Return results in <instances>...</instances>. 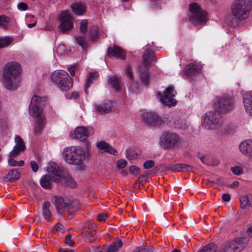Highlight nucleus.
<instances>
[{
  "label": "nucleus",
  "instance_id": "nucleus-1",
  "mask_svg": "<svg viewBox=\"0 0 252 252\" xmlns=\"http://www.w3.org/2000/svg\"><path fill=\"white\" fill-rule=\"evenodd\" d=\"M20 70L17 63L12 62L6 65L3 75V83L7 89L15 90L18 88L20 82Z\"/></svg>",
  "mask_w": 252,
  "mask_h": 252
},
{
  "label": "nucleus",
  "instance_id": "nucleus-2",
  "mask_svg": "<svg viewBox=\"0 0 252 252\" xmlns=\"http://www.w3.org/2000/svg\"><path fill=\"white\" fill-rule=\"evenodd\" d=\"M63 157L68 164L82 165L86 158L85 151L79 146H71L64 149Z\"/></svg>",
  "mask_w": 252,
  "mask_h": 252
},
{
  "label": "nucleus",
  "instance_id": "nucleus-3",
  "mask_svg": "<svg viewBox=\"0 0 252 252\" xmlns=\"http://www.w3.org/2000/svg\"><path fill=\"white\" fill-rule=\"evenodd\" d=\"M182 143V137L174 132L164 131L159 138V145L165 150L178 149Z\"/></svg>",
  "mask_w": 252,
  "mask_h": 252
},
{
  "label": "nucleus",
  "instance_id": "nucleus-4",
  "mask_svg": "<svg viewBox=\"0 0 252 252\" xmlns=\"http://www.w3.org/2000/svg\"><path fill=\"white\" fill-rule=\"evenodd\" d=\"M252 4V0H236L231 8L234 20H246L249 17Z\"/></svg>",
  "mask_w": 252,
  "mask_h": 252
},
{
  "label": "nucleus",
  "instance_id": "nucleus-5",
  "mask_svg": "<svg viewBox=\"0 0 252 252\" xmlns=\"http://www.w3.org/2000/svg\"><path fill=\"white\" fill-rule=\"evenodd\" d=\"M51 79L62 91H67L72 87L73 79L64 70H56L52 72Z\"/></svg>",
  "mask_w": 252,
  "mask_h": 252
},
{
  "label": "nucleus",
  "instance_id": "nucleus-6",
  "mask_svg": "<svg viewBox=\"0 0 252 252\" xmlns=\"http://www.w3.org/2000/svg\"><path fill=\"white\" fill-rule=\"evenodd\" d=\"M221 124V115L216 110L207 112L201 117V125L207 129H217Z\"/></svg>",
  "mask_w": 252,
  "mask_h": 252
},
{
  "label": "nucleus",
  "instance_id": "nucleus-7",
  "mask_svg": "<svg viewBox=\"0 0 252 252\" xmlns=\"http://www.w3.org/2000/svg\"><path fill=\"white\" fill-rule=\"evenodd\" d=\"M47 103V97L34 95L32 98L29 107L30 115L35 117L36 119L44 118L43 109Z\"/></svg>",
  "mask_w": 252,
  "mask_h": 252
},
{
  "label": "nucleus",
  "instance_id": "nucleus-8",
  "mask_svg": "<svg viewBox=\"0 0 252 252\" xmlns=\"http://www.w3.org/2000/svg\"><path fill=\"white\" fill-rule=\"evenodd\" d=\"M246 246V239L238 237L232 241H228L224 243L220 246L219 252H240Z\"/></svg>",
  "mask_w": 252,
  "mask_h": 252
},
{
  "label": "nucleus",
  "instance_id": "nucleus-9",
  "mask_svg": "<svg viewBox=\"0 0 252 252\" xmlns=\"http://www.w3.org/2000/svg\"><path fill=\"white\" fill-rule=\"evenodd\" d=\"M153 55V52L150 49H146L143 54V66L140 68L139 76L141 83L144 85H147L149 83V74L148 66L150 64Z\"/></svg>",
  "mask_w": 252,
  "mask_h": 252
},
{
  "label": "nucleus",
  "instance_id": "nucleus-10",
  "mask_svg": "<svg viewBox=\"0 0 252 252\" xmlns=\"http://www.w3.org/2000/svg\"><path fill=\"white\" fill-rule=\"evenodd\" d=\"M235 101L229 95H222L217 98L216 107L217 111L220 113H227L232 111L235 107Z\"/></svg>",
  "mask_w": 252,
  "mask_h": 252
},
{
  "label": "nucleus",
  "instance_id": "nucleus-11",
  "mask_svg": "<svg viewBox=\"0 0 252 252\" xmlns=\"http://www.w3.org/2000/svg\"><path fill=\"white\" fill-rule=\"evenodd\" d=\"M189 10L192 14L189 20L193 24L200 25L205 22L206 13L201 9L198 4L196 3L190 4Z\"/></svg>",
  "mask_w": 252,
  "mask_h": 252
},
{
  "label": "nucleus",
  "instance_id": "nucleus-12",
  "mask_svg": "<svg viewBox=\"0 0 252 252\" xmlns=\"http://www.w3.org/2000/svg\"><path fill=\"white\" fill-rule=\"evenodd\" d=\"M176 94V91L171 87H167L163 92V95L159 97V101L165 106L169 107L175 106L177 102L173 97Z\"/></svg>",
  "mask_w": 252,
  "mask_h": 252
},
{
  "label": "nucleus",
  "instance_id": "nucleus-13",
  "mask_svg": "<svg viewBox=\"0 0 252 252\" xmlns=\"http://www.w3.org/2000/svg\"><path fill=\"white\" fill-rule=\"evenodd\" d=\"M81 236L87 242H92L96 236L95 227L89 223H85L82 225Z\"/></svg>",
  "mask_w": 252,
  "mask_h": 252
},
{
  "label": "nucleus",
  "instance_id": "nucleus-14",
  "mask_svg": "<svg viewBox=\"0 0 252 252\" xmlns=\"http://www.w3.org/2000/svg\"><path fill=\"white\" fill-rule=\"evenodd\" d=\"M73 24L71 16L67 11H63L60 15V23L58 28L62 33H64L72 28Z\"/></svg>",
  "mask_w": 252,
  "mask_h": 252
},
{
  "label": "nucleus",
  "instance_id": "nucleus-15",
  "mask_svg": "<svg viewBox=\"0 0 252 252\" xmlns=\"http://www.w3.org/2000/svg\"><path fill=\"white\" fill-rule=\"evenodd\" d=\"M164 123L172 128L185 129L189 126L188 121L185 119H177L173 117H168L164 121Z\"/></svg>",
  "mask_w": 252,
  "mask_h": 252
},
{
  "label": "nucleus",
  "instance_id": "nucleus-16",
  "mask_svg": "<svg viewBox=\"0 0 252 252\" xmlns=\"http://www.w3.org/2000/svg\"><path fill=\"white\" fill-rule=\"evenodd\" d=\"M143 121L150 126H157L162 123L161 117L152 112H145L142 114Z\"/></svg>",
  "mask_w": 252,
  "mask_h": 252
},
{
  "label": "nucleus",
  "instance_id": "nucleus-17",
  "mask_svg": "<svg viewBox=\"0 0 252 252\" xmlns=\"http://www.w3.org/2000/svg\"><path fill=\"white\" fill-rule=\"evenodd\" d=\"M47 171L50 173L53 181L55 183H60L63 180L62 172L59 166L55 162L49 163L47 167Z\"/></svg>",
  "mask_w": 252,
  "mask_h": 252
},
{
  "label": "nucleus",
  "instance_id": "nucleus-18",
  "mask_svg": "<svg viewBox=\"0 0 252 252\" xmlns=\"http://www.w3.org/2000/svg\"><path fill=\"white\" fill-rule=\"evenodd\" d=\"M94 133L93 128L90 127L87 129L84 126L77 127L74 130V138L81 141H86L90 134Z\"/></svg>",
  "mask_w": 252,
  "mask_h": 252
},
{
  "label": "nucleus",
  "instance_id": "nucleus-19",
  "mask_svg": "<svg viewBox=\"0 0 252 252\" xmlns=\"http://www.w3.org/2000/svg\"><path fill=\"white\" fill-rule=\"evenodd\" d=\"M52 202L59 214L62 215L66 212L67 202L63 197L56 195L52 198Z\"/></svg>",
  "mask_w": 252,
  "mask_h": 252
},
{
  "label": "nucleus",
  "instance_id": "nucleus-20",
  "mask_svg": "<svg viewBox=\"0 0 252 252\" xmlns=\"http://www.w3.org/2000/svg\"><path fill=\"white\" fill-rule=\"evenodd\" d=\"M107 55L109 58H115L123 60L126 59L125 52L118 46L109 47L107 49Z\"/></svg>",
  "mask_w": 252,
  "mask_h": 252
},
{
  "label": "nucleus",
  "instance_id": "nucleus-21",
  "mask_svg": "<svg viewBox=\"0 0 252 252\" xmlns=\"http://www.w3.org/2000/svg\"><path fill=\"white\" fill-rule=\"evenodd\" d=\"M201 67L202 66L200 63L195 62L187 64L185 67L184 71L187 76L191 77L198 73L200 71Z\"/></svg>",
  "mask_w": 252,
  "mask_h": 252
},
{
  "label": "nucleus",
  "instance_id": "nucleus-22",
  "mask_svg": "<svg viewBox=\"0 0 252 252\" xmlns=\"http://www.w3.org/2000/svg\"><path fill=\"white\" fill-rule=\"evenodd\" d=\"M243 100L246 112L252 116V94L246 92L243 95Z\"/></svg>",
  "mask_w": 252,
  "mask_h": 252
},
{
  "label": "nucleus",
  "instance_id": "nucleus-23",
  "mask_svg": "<svg viewBox=\"0 0 252 252\" xmlns=\"http://www.w3.org/2000/svg\"><path fill=\"white\" fill-rule=\"evenodd\" d=\"M252 140L248 139L242 142L239 145V150L241 152L247 157H250L252 153Z\"/></svg>",
  "mask_w": 252,
  "mask_h": 252
},
{
  "label": "nucleus",
  "instance_id": "nucleus-24",
  "mask_svg": "<svg viewBox=\"0 0 252 252\" xmlns=\"http://www.w3.org/2000/svg\"><path fill=\"white\" fill-rule=\"evenodd\" d=\"M112 106V101L107 100L103 103L99 104L95 106L96 110L99 114L108 113L111 111Z\"/></svg>",
  "mask_w": 252,
  "mask_h": 252
},
{
  "label": "nucleus",
  "instance_id": "nucleus-25",
  "mask_svg": "<svg viewBox=\"0 0 252 252\" xmlns=\"http://www.w3.org/2000/svg\"><path fill=\"white\" fill-rule=\"evenodd\" d=\"M96 146L99 150H103L110 154L115 156L118 155L117 151L104 141H101L97 143Z\"/></svg>",
  "mask_w": 252,
  "mask_h": 252
},
{
  "label": "nucleus",
  "instance_id": "nucleus-26",
  "mask_svg": "<svg viewBox=\"0 0 252 252\" xmlns=\"http://www.w3.org/2000/svg\"><path fill=\"white\" fill-rule=\"evenodd\" d=\"M51 204L49 201H45L43 203L42 207V214L44 219L50 220L52 217V212L50 209Z\"/></svg>",
  "mask_w": 252,
  "mask_h": 252
},
{
  "label": "nucleus",
  "instance_id": "nucleus-27",
  "mask_svg": "<svg viewBox=\"0 0 252 252\" xmlns=\"http://www.w3.org/2000/svg\"><path fill=\"white\" fill-rule=\"evenodd\" d=\"M79 205V202L77 200H74L69 201L68 203L67 202V206L66 207V212L69 214L73 215L75 212L77 211Z\"/></svg>",
  "mask_w": 252,
  "mask_h": 252
},
{
  "label": "nucleus",
  "instance_id": "nucleus-28",
  "mask_svg": "<svg viewBox=\"0 0 252 252\" xmlns=\"http://www.w3.org/2000/svg\"><path fill=\"white\" fill-rule=\"evenodd\" d=\"M170 170L172 172L191 171L192 170V167L189 164L181 163L172 166Z\"/></svg>",
  "mask_w": 252,
  "mask_h": 252
},
{
  "label": "nucleus",
  "instance_id": "nucleus-29",
  "mask_svg": "<svg viewBox=\"0 0 252 252\" xmlns=\"http://www.w3.org/2000/svg\"><path fill=\"white\" fill-rule=\"evenodd\" d=\"M44 124V118H40L35 120L33 130L35 135H37L41 133L42 130L43 129Z\"/></svg>",
  "mask_w": 252,
  "mask_h": 252
},
{
  "label": "nucleus",
  "instance_id": "nucleus-30",
  "mask_svg": "<svg viewBox=\"0 0 252 252\" xmlns=\"http://www.w3.org/2000/svg\"><path fill=\"white\" fill-rule=\"evenodd\" d=\"M97 76L98 74L97 72L90 73L88 74L84 85V91L86 94H88V89L91 84L93 83L94 80L96 79Z\"/></svg>",
  "mask_w": 252,
  "mask_h": 252
},
{
  "label": "nucleus",
  "instance_id": "nucleus-31",
  "mask_svg": "<svg viewBox=\"0 0 252 252\" xmlns=\"http://www.w3.org/2000/svg\"><path fill=\"white\" fill-rule=\"evenodd\" d=\"M53 181V178L50 175H45L41 179L40 185L43 188L48 189L51 188Z\"/></svg>",
  "mask_w": 252,
  "mask_h": 252
},
{
  "label": "nucleus",
  "instance_id": "nucleus-32",
  "mask_svg": "<svg viewBox=\"0 0 252 252\" xmlns=\"http://www.w3.org/2000/svg\"><path fill=\"white\" fill-rule=\"evenodd\" d=\"M20 177V174L18 172L17 169L11 170L7 174L5 179H7L9 182H13L18 180Z\"/></svg>",
  "mask_w": 252,
  "mask_h": 252
},
{
  "label": "nucleus",
  "instance_id": "nucleus-33",
  "mask_svg": "<svg viewBox=\"0 0 252 252\" xmlns=\"http://www.w3.org/2000/svg\"><path fill=\"white\" fill-rule=\"evenodd\" d=\"M241 207L242 208H245L247 206H252V196L244 195L240 197Z\"/></svg>",
  "mask_w": 252,
  "mask_h": 252
},
{
  "label": "nucleus",
  "instance_id": "nucleus-34",
  "mask_svg": "<svg viewBox=\"0 0 252 252\" xmlns=\"http://www.w3.org/2000/svg\"><path fill=\"white\" fill-rule=\"evenodd\" d=\"M122 246V241L121 240H117L109 246L107 249V252H117Z\"/></svg>",
  "mask_w": 252,
  "mask_h": 252
},
{
  "label": "nucleus",
  "instance_id": "nucleus-35",
  "mask_svg": "<svg viewBox=\"0 0 252 252\" xmlns=\"http://www.w3.org/2000/svg\"><path fill=\"white\" fill-rule=\"evenodd\" d=\"M25 145H15L13 150L10 152L9 157H16L21 152L24 151L25 149Z\"/></svg>",
  "mask_w": 252,
  "mask_h": 252
},
{
  "label": "nucleus",
  "instance_id": "nucleus-36",
  "mask_svg": "<svg viewBox=\"0 0 252 252\" xmlns=\"http://www.w3.org/2000/svg\"><path fill=\"white\" fill-rule=\"evenodd\" d=\"M73 12L77 15L83 14L85 12V7L82 4L77 3L71 6Z\"/></svg>",
  "mask_w": 252,
  "mask_h": 252
},
{
  "label": "nucleus",
  "instance_id": "nucleus-37",
  "mask_svg": "<svg viewBox=\"0 0 252 252\" xmlns=\"http://www.w3.org/2000/svg\"><path fill=\"white\" fill-rule=\"evenodd\" d=\"M120 80L119 78L116 76H112L109 79L108 83L115 90H118L120 88Z\"/></svg>",
  "mask_w": 252,
  "mask_h": 252
},
{
  "label": "nucleus",
  "instance_id": "nucleus-38",
  "mask_svg": "<svg viewBox=\"0 0 252 252\" xmlns=\"http://www.w3.org/2000/svg\"><path fill=\"white\" fill-rule=\"evenodd\" d=\"M217 250L218 247L217 245L213 243H211L205 246L197 252H216Z\"/></svg>",
  "mask_w": 252,
  "mask_h": 252
},
{
  "label": "nucleus",
  "instance_id": "nucleus-39",
  "mask_svg": "<svg viewBox=\"0 0 252 252\" xmlns=\"http://www.w3.org/2000/svg\"><path fill=\"white\" fill-rule=\"evenodd\" d=\"M152 246L142 245L136 247L132 252H153Z\"/></svg>",
  "mask_w": 252,
  "mask_h": 252
},
{
  "label": "nucleus",
  "instance_id": "nucleus-40",
  "mask_svg": "<svg viewBox=\"0 0 252 252\" xmlns=\"http://www.w3.org/2000/svg\"><path fill=\"white\" fill-rule=\"evenodd\" d=\"M126 156L129 160H133L137 158V154L134 150L129 148L126 151Z\"/></svg>",
  "mask_w": 252,
  "mask_h": 252
},
{
  "label": "nucleus",
  "instance_id": "nucleus-41",
  "mask_svg": "<svg viewBox=\"0 0 252 252\" xmlns=\"http://www.w3.org/2000/svg\"><path fill=\"white\" fill-rule=\"evenodd\" d=\"M64 178L66 186L71 188L75 187L76 183L70 176L67 175L64 177Z\"/></svg>",
  "mask_w": 252,
  "mask_h": 252
},
{
  "label": "nucleus",
  "instance_id": "nucleus-42",
  "mask_svg": "<svg viewBox=\"0 0 252 252\" xmlns=\"http://www.w3.org/2000/svg\"><path fill=\"white\" fill-rule=\"evenodd\" d=\"M9 19L4 15H0V28H6L9 23Z\"/></svg>",
  "mask_w": 252,
  "mask_h": 252
},
{
  "label": "nucleus",
  "instance_id": "nucleus-43",
  "mask_svg": "<svg viewBox=\"0 0 252 252\" xmlns=\"http://www.w3.org/2000/svg\"><path fill=\"white\" fill-rule=\"evenodd\" d=\"M12 42V40L8 37L0 38V48L7 46Z\"/></svg>",
  "mask_w": 252,
  "mask_h": 252
},
{
  "label": "nucleus",
  "instance_id": "nucleus-44",
  "mask_svg": "<svg viewBox=\"0 0 252 252\" xmlns=\"http://www.w3.org/2000/svg\"><path fill=\"white\" fill-rule=\"evenodd\" d=\"M231 171L233 174L239 176L242 174L244 170L242 167L239 166H235L231 168Z\"/></svg>",
  "mask_w": 252,
  "mask_h": 252
},
{
  "label": "nucleus",
  "instance_id": "nucleus-45",
  "mask_svg": "<svg viewBox=\"0 0 252 252\" xmlns=\"http://www.w3.org/2000/svg\"><path fill=\"white\" fill-rule=\"evenodd\" d=\"M125 72L129 79L131 81H132L133 80V74L131 67L129 65H126L125 69Z\"/></svg>",
  "mask_w": 252,
  "mask_h": 252
},
{
  "label": "nucleus",
  "instance_id": "nucleus-46",
  "mask_svg": "<svg viewBox=\"0 0 252 252\" xmlns=\"http://www.w3.org/2000/svg\"><path fill=\"white\" fill-rule=\"evenodd\" d=\"M88 21L86 20H82L80 24V31L82 33L85 34L87 31Z\"/></svg>",
  "mask_w": 252,
  "mask_h": 252
},
{
  "label": "nucleus",
  "instance_id": "nucleus-47",
  "mask_svg": "<svg viewBox=\"0 0 252 252\" xmlns=\"http://www.w3.org/2000/svg\"><path fill=\"white\" fill-rule=\"evenodd\" d=\"M155 163L153 160H148L144 162L143 167L145 169H149L154 166Z\"/></svg>",
  "mask_w": 252,
  "mask_h": 252
},
{
  "label": "nucleus",
  "instance_id": "nucleus-48",
  "mask_svg": "<svg viewBox=\"0 0 252 252\" xmlns=\"http://www.w3.org/2000/svg\"><path fill=\"white\" fill-rule=\"evenodd\" d=\"M129 170L130 173L134 175H136L139 173L140 169L136 166L132 165L129 167Z\"/></svg>",
  "mask_w": 252,
  "mask_h": 252
},
{
  "label": "nucleus",
  "instance_id": "nucleus-49",
  "mask_svg": "<svg viewBox=\"0 0 252 252\" xmlns=\"http://www.w3.org/2000/svg\"><path fill=\"white\" fill-rule=\"evenodd\" d=\"M127 165V161L125 159L119 160L117 162V166L120 169L124 168Z\"/></svg>",
  "mask_w": 252,
  "mask_h": 252
},
{
  "label": "nucleus",
  "instance_id": "nucleus-50",
  "mask_svg": "<svg viewBox=\"0 0 252 252\" xmlns=\"http://www.w3.org/2000/svg\"><path fill=\"white\" fill-rule=\"evenodd\" d=\"M76 40L77 42V43L80 45L82 49H84V45L85 42V39L84 37L82 36H77L76 37Z\"/></svg>",
  "mask_w": 252,
  "mask_h": 252
},
{
  "label": "nucleus",
  "instance_id": "nucleus-51",
  "mask_svg": "<svg viewBox=\"0 0 252 252\" xmlns=\"http://www.w3.org/2000/svg\"><path fill=\"white\" fill-rule=\"evenodd\" d=\"M17 8L20 10L25 11L27 10L28 5L25 2H21L18 4Z\"/></svg>",
  "mask_w": 252,
  "mask_h": 252
},
{
  "label": "nucleus",
  "instance_id": "nucleus-52",
  "mask_svg": "<svg viewBox=\"0 0 252 252\" xmlns=\"http://www.w3.org/2000/svg\"><path fill=\"white\" fill-rule=\"evenodd\" d=\"M71 237V235L70 234H68L67 235H66L65 239V243L70 247L73 246L74 244V242L72 240Z\"/></svg>",
  "mask_w": 252,
  "mask_h": 252
},
{
  "label": "nucleus",
  "instance_id": "nucleus-53",
  "mask_svg": "<svg viewBox=\"0 0 252 252\" xmlns=\"http://www.w3.org/2000/svg\"><path fill=\"white\" fill-rule=\"evenodd\" d=\"M30 166L34 172H36L38 169V165L35 161H31L30 162Z\"/></svg>",
  "mask_w": 252,
  "mask_h": 252
},
{
  "label": "nucleus",
  "instance_id": "nucleus-54",
  "mask_svg": "<svg viewBox=\"0 0 252 252\" xmlns=\"http://www.w3.org/2000/svg\"><path fill=\"white\" fill-rule=\"evenodd\" d=\"M15 142L16 143V145H25L23 139L19 135H16L15 137Z\"/></svg>",
  "mask_w": 252,
  "mask_h": 252
},
{
  "label": "nucleus",
  "instance_id": "nucleus-55",
  "mask_svg": "<svg viewBox=\"0 0 252 252\" xmlns=\"http://www.w3.org/2000/svg\"><path fill=\"white\" fill-rule=\"evenodd\" d=\"M76 68V65L73 64L72 66L68 67L67 70L70 73L71 76H73L75 73V69Z\"/></svg>",
  "mask_w": 252,
  "mask_h": 252
},
{
  "label": "nucleus",
  "instance_id": "nucleus-56",
  "mask_svg": "<svg viewBox=\"0 0 252 252\" xmlns=\"http://www.w3.org/2000/svg\"><path fill=\"white\" fill-rule=\"evenodd\" d=\"M107 216L105 214H100L97 215V220L100 221H104L107 218Z\"/></svg>",
  "mask_w": 252,
  "mask_h": 252
},
{
  "label": "nucleus",
  "instance_id": "nucleus-57",
  "mask_svg": "<svg viewBox=\"0 0 252 252\" xmlns=\"http://www.w3.org/2000/svg\"><path fill=\"white\" fill-rule=\"evenodd\" d=\"M55 229L56 231L63 232V226L62 224H59L58 223H57L55 225Z\"/></svg>",
  "mask_w": 252,
  "mask_h": 252
},
{
  "label": "nucleus",
  "instance_id": "nucleus-58",
  "mask_svg": "<svg viewBox=\"0 0 252 252\" xmlns=\"http://www.w3.org/2000/svg\"><path fill=\"white\" fill-rule=\"evenodd\" d=\"M8 163L9 165L10 166H16L18 165V162L12 158L8 160Z\"/></svg>",
  "mask_w": 252,
  "mask_h": 252
},
{
  "label": "nucleus",
  "instance_id": "nucleus-59",
  "mask_svg": "<svg viewBox=\"0 0 252 252\" xmlns=\"http://www.w3.org/2000/svg\"><path fill=\"white\" fill-rule=\"evenodd\" d=\"M222 199L224 201L228 202L230 200V196L228 193H224L222 195Z\"/></svg>",
  "mask_w": 252,
  "mask_h": 252
},
{
  "label": "nucleus",
  "instance_id": "nucleus-60",
  "mask_svg": "<svg viewBox=\"0 0 252 252\" xmlns=\"http://www.w3.org/2000/svg\"><path fill=\"white\" fill-rule=\"evenodd\" d=\"M89 34L90 35V36L92 37L93 39H94L96 37L97 34V32L95 29L93 31H90L89 32Z\"/></svg>",
  "mask_w": 252,
  "mask_h": 252
},
{
  "label": "nucleus",
  "instance_id": "nucleus-61",
  "mask_svg": "<svg viewBox=\"0 0 252 252\" xmlns=\"http://www.w3.org/2000/svg\"><path fill=\"white\" fill-rule=\"evenodd\" d=\"M198 158L200 159V160L204 163H205V164H209V163H208L206 160H205V156H204V155H201V156H198Z\"/></svg>",
  "mask_w": 252,
  "mask_h": 252
},
{
  "label": "nucleus",
  "instance_id": "nucleus-62",
  "mask_svg": "<svg viewBox=\"0 0 252 252\" xmlns=\"http://www.w3.org/2000/svg\"><path fill=\"white\" fill-rule=\"evenodd\" d=\"M71 96L72 98L77 99L79 97V94L77 92H73L72 93Z\"/></svg>",
  "mask_w": 252,
  "mask_h": 252
},
{
  "label": "nucleus",
  "instance_id": "nucleus-63",
  "mask_svg": "<svg viewBox=\"0 0 252 252\" xmlns=\"http://www.w3.org/2000/svg\"><path fill=\"white\" fill-rule=\"evenodd\" d=\"M239 185V182L237 181H234L232 184L230 185V187L231 188H235L237 187Z\"/></svg>",
  "mask_w": 252,
  "mask_h": 252
},
{
  "label": "nucleus",
  "instance_id": "nucleus-64",
  "mask_svg": "<svg viewBox=\"0 0 252 252\" xmlns=\"http://www.w3.org/2000/svg\"><path fill=\"white\" fill-rule=\"evenodd\" d=\"M247 233L249 236L252 237V225L248 229Z\"/></svg>",
  "mask_w": 252,
  "mask_h": 252
}]
</instances>
